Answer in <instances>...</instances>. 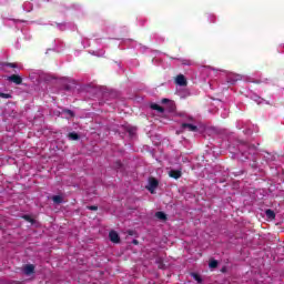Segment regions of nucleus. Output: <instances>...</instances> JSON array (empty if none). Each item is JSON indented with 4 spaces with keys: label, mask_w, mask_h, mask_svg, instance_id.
Instances as JSON below:
<instances>
[{
    "label": "nucleus",
    "mask_w": 284,
    "mask_h": 284,
    "mask_svg": "<svg viewBox=\"0 0 284 284\" xmlns=\"http://www.w3.org/2000/svg\"><path fill=\"white\" fill-rule=\"evenodd\" d=\"M6 65H8V68H17V64L14 63H7Z\"/></svg>",
    "instance_id": "19"
},
{
    "label": "nucleus",
    "mask_w": 284,
    "mask_h": 284,
    "mask_svg": "<svg viewBox=\"0 0 284 284\" xmlns=\"http://www.w3.org/2000/svg\"><path fill=\"white\" fill-rule=\"evenodd\" d=\"M53 203H57L58 205L63 203V197L61 195H54L52 197Z\"/></svg>",
    "instance_id": "10"
},
{
    "label": "nucleus",
    "mask_w": 284,
    "mask_h": 284,
    "mask_svg": "<svg viewBox=\"0 0 284 284\" xmlns=\"http://www.w3.org/2000/svg\"><path fill=\"white\" fill-rule=\"evenodd\" d=\"M182 130H187L189 132H196L199 130V128L194 124L183 123Z\"/></svg>",
    "instance_id": "6"
},
{
    "label": "nucleus",
    "mask_w": 284,
    "mask_h": 284,
    "mask_svg": "<svg viewBox=\"0 0 284 284\" xmlns=\"http://www.w3.org/2000/svg\"><path fill=\"white\" fill-rule=\"evenodd\" d=\"M8 81H11L12 83H16V85H21V83H23V80L21 79V77L13 74V75H9L7 78Z\"/></svg>",
    "instance_id": "2"
},
{
    "label": "nucleus",
    "mask_w": 284,
    "mask_h": 284,
    "mask_svg": "<svg viewBox=\"0 0 284 284\" xmlns=\"http://www.w3.org/2000/svg\"><path fill=\"white\" fill-rule=\"evenodd\" d=\"M69 139L71 141H79V134H77L75 132H71L69 133Z\"/></svg>",
    "instance_id": "13"
},
{
    "label": "nucleus",
    "mask_w": 284,
    "mask_h": 284,
    "mask_svg": "<svg viewBox=\"0 0 284 284\" xmlns=\"http://www.w3.org/2000/svg\"><path fill=\"white\" fill-rule=\"evenodd\" d=\"M253 100H254L256 103H258V104L263 103V99H261V97H258V95H254V97H253Z\"/></svg>",
    "instance_id": "17"
},
{
    "label": "nucleus",
    "mask_w": 284,
    "mask_h": 284,
    "mask_svg": "<svg viewBox=\"0 0 284 284\" xmlns=\"http://www.w3.org/2000/svg\"><path fill=\"white\" fill-rule=\"evenodd\" d=\"M88 210H92L93 212H95L97 210H99L98 206H88Z\"/></svg>",
    "instance_id": "18"
},
{
    "label": "nucleus",
    "mask_w": 284,
    "mask_h": 284,
    "mask_svg": "<svg viewBox=\"0 0 284 284\" xmlns=\"http://www.w3.org/2000/svg\"><path fill=\"white\" fill-rule=\"evenodd\" d=\"M169 176H171L172 179H181V171H179V170H171L169 172Z\"/></svg>",
    "instance_id": "8"
},
{
    "label": "nucleus",
    "mask_w": 284,
    "mask_h": 284,
    "mask_svg": "<svg viewBox=\"0 0 284 284\" xmlns=\"http://www.w3.org/2000/svg\"><path fill=\"white\" fill-rule=\"evenodd\" d=\"M183 65H192L190 62H183Z\"/></svg>",
    "instance_id": "22"
},
{
    "label": "nucleus",
    "mask_w": 284,
    "mask_h": 284,
    "mask_svg": "<svg viewBox=\"0 0 284 284\" xmlns=\"http://www.w3.org/2000/svg\"><path fill=\"white\" fill-rule=\"evenodd\" d=\"M191 276L196 281L197 283H203V278H201V275L196 273H191Z\"/></svg>",
    "instance_id": "12"
},
{
    "label": "nucleus",
    "mask_w": 284,
    "mask_h": 284,
    "mask_svg": "<svg viewBox=\"0 0 284 284\" xmlns=\"http://www.w3.org/2000/svg\"><path fill=\"white\" fill-rule=\"evenodd\" d=\"M116 165H118V168H121V162H118Z\"/></svg>",
    "instance_id": "25"
},
{
    "label": "nucleus",
    "mask_w": 284,
    "mask_h": 284,
    "mask_svg": "<svg viewBox=\"0 0 284 284\" xmlns=\"http://www.w3.org/2000/svg\"><path fill=\"white\" fill-rule=\"evenodd\" d=\"M170 100L169 99H162V103H169Z\"/></svg>",
    "instance_id": "21"
},
{
    "label": "nucleus",
    "mask_w": 284,
    "mask_h": 284,
    "mask_svg": "<svg viewBox=\"0 0 284 284\" xmlns=\"http://www.w3.org/2000/svg\"><path fill=\"white\" fill-rule=\"evenodd\" d=\"M24 219H26L27 221H32V220L30 219V216H28V215H26Z\"/></svg>",
    "instance_id": "23"
},
{
    "label": "nucleus",
    "mask_w": 284,
    "mask_h": 284,
    "mask_svg": "<svg viewBox=\"0 0 284 284\" xmlns=\"http://www.w3.org/2000/svg\"><path fill=\"white\" fill-rule=\"evenodd\" d=\"M23 274H26V276H30V274H34V265L32 264H27L24 267H23Z\"/></svg>",
    "instance_id": "5"
},
{
    "label": "nucleus",
    "mask_w": 284,
    "mask_h": 284,
    "mask_svg": "<svg viewBox=\"0 0 284 284\" xmlns=\"http://www.w3.org/2000/svg\"><path fill=\"white\" fill-rule=\"evenodd\" d=\"M149 192H151V194H154V190H156V187H159V181H156V179H151L149 181V185L146 186Z\"/></svg>",
    "instance_id": "1"
},
{
    "label": "nucleus",
    "mask_w": 284,
    "mask_h": 284,
    "mask_svg": "<svg viewBox=\"0 0 284 284\" xmlns=\"http://www.w3.org/2000/svg\"><path fill=\"white\" fill-rule=\"evenodd\" d=\"M133 243L136 245L139 242H136V240H134Z\"/></svg>",
    "instance_id": "26"
},
{
    "label": "nucleus",
    "mask_w": 284,
    "mask_h": 284,
    "mask_svg": "<svg viewBox=\"0 0 284 284\" xmlns=\"http://www.w3.org/2000/svg\"><path fill=\"white\" fill-rule=\"evenodd\" d=\"M266 216L267 219H275L276 214L272 210H266Z\"/></svg>",
    "instance_id": "14"
},
{
    "label": "nucleus",
    "mask_w": 284,
    "mask_h": 284,
    "mask_svg": "<svg viewBox=\"0 0 284 284\" xmlns=\"http://www.w3.org/2000/svg\"><path fill=\"white\" fill-rule=\"evenodd\" d=\"M175 82L178 85H187V80H185V75L183 74L178 75Z\"/></svg>",
    "instance_id": "7"
},
{
    "label": "nucleus",
    "mask_w": 284,
    "mask_h": 284,
    "mask_svg": "<svg viewBox=\"0 0 284 284\" xmlns=\"http://www.w3.org/2000/svg\"><path fill=\"white\" fill-rule=\"evenodd\" d=\"M151 110H156V112H159L160 114H163V112H165V110L156 103L151 104Z\"/></svg>",
    "instance_id": "9"
},
{
    "label": "nucleus",
    "mask_w": 284,
    "mask_h": 284,
    "mask_svg": "<svg viewBox=\"0 0 284 284\" xmlns=\"http://www.w3.org/2000/svg\"><path fill=\"white\" fill-rule=\"evenodd\" d=\"M104 52L97 54V57H103Z\"/></svg>",
    "instance_id": "24"
},
{
    "label": "nucleus",
    "mask_w": 284,
    "mask_h": 284,
    "mask_svg": "<svg viewBox=\"0 0 284 284\" xmlns=\"http://www.w3.org/2000/svg\"><path fill=\"white\" fill-rule=\"evenodd\" d=\"M219 262L216 260H213L209 263V267H211L212 270H214V267H217Z\"/></svg>",
    "instance_id": "15"
},
{
    "label": "nucleus",
    "mask_w": 284,
    "mask_h": 284,
    "mask_svg": "<svg viewBox=\"0 0 284 284\" xmlns=\"http://www.w3.org/2000/svg\"><path fill=\"white\" fill-rule=\"evenodd\" d=\"M243 77H241L240 74H231L227 77V83H231V85H234L236 81H241Z\"/></svg>",
    "instance_id": "4"
},
{
    "label": "nucleus",
    "mask_w": 284,
    "mask_h": 284,
    "mask_svg": "<svg viewBox=\"0 0 284 284\" xmlns=\"http://www.w3.org/2000/svg\"><path fill=\"white\" fill-rule=\"evenodd\" d=\"M109 239L112 243H120L121 242V237L119 236V233H116V231H111L109 233Z\"/></svg>",
    "instance_id": "3"
},
{
    "label": "nucleus",
    "mask_w": 284,
    "mask_h": 284,
    "mask_svg": "<svg viewBox=\"0 0 284 284\" xmlns=\"http://www.w3.org/2000/svg\"><path fill=\"white\" fill-rule=\"evenodd\" d=\"M65 112H67V114H69L70 116H74V112H72V111L67 110Z\"/></svg>",
    "instance_id": "20"
},
{
    "label": "nucleus",
    "mask_w": 284,
    "mask_h": 284,
    "mask_svg": "<svg viewBox=\"0 0 284 284\" xmlns=\"http://www.w3.org/2000/svg\"><path fill=\"white\" fill-rule=\"evenodd\" d=\"M156 219H159L160 221H165V219H168V216L165 215V213L163 212H156L155 213Z\"/></svg>",
    "instance_id": "11"
},
{
    "label": "nucleus",
    "mask_w": 284,
    "mask_h": 284,
    "mask_svg": "<svg viewBox=\"0 0 284 284\" xmlns=\"http://www.w3.org/2000/svg\"><path fill=\"white\" fill-rule=\"evenodd\" d=\"M0 99H12V95L9 93H1L0 92Z\"/></svg>",
    "instance_id": "16"
}]
</instances>
